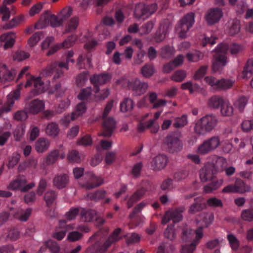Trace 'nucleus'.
<instances>
[{"mask_svg":"<svg viewBox=\"0 0 253 253\" xmlns=\"http://www.w3.org/2000/svg\"><path fill=\"white\" fill-rule=\"evenodd\" d=\"M32 85H33V88L30 93V97L41 94L46 89L43 82L42 81L40 77H31L27 80L24 84H18L16 89L11 91L7 95L6 103L0 109V116L3 113H7L11 111L15 101L19 99L20 90L23 87L27 88L31 87Z\"/></svg>","mask_w":253,"mask_h":253,"instance_id":"f257e3e1","label":"nucleus"},{"mask_svg":"<svg viewBox=\"0 0 253 253\" xmlns=\"http://www.w3.org/2000/svg\"><path fill=\"white\" fill-rule=\"evenodd\" d=\"M213 216L211 214H203L197 220V229L195 231V237L190 245L182 246V253H193L199 241L203 237V229L207 227L213 221Z\"/></svg>","mask_w":253,"mask_h":253,"instance_id":"f03ea898","label":"nucleus"},{"mask_svg":"<svg viewBox=\"0 0 253 253\" xmlns=\"http://www.w3.org/2000/svg\"><path fill=\"white\" fill-rule=\"evenodd\" d=\"M74 52L73 51L71 50L68 51L62 56V61L59 62L58 64L54 63L47 67L46 68L42 71V75L43 76H48L54 73L55 74L54 79L58 78L63 74L62 71L59 70V69L65 68L68 70V63L74 62V59L72 58Z\"/></svg>","mask_w":253,"mask_h":253,"instance_id":"7ed1b4c3","label":"nucleus"},{"mask_svg":"<svg viewBox=\"0 0 253 253\" xmlns=\"http://www.w3.org/2000/svg\"><path fill=\"white\" fill-rule=\"evenodd\" d=\"M215 117L208 115L201 118L196 124L195 131L199 134H203L211 131L217 124Z\"/></svg>","mask_w":253,"mask_h":253,"instance_id":"20e7f679","label":"nucleus"},{"mask_svg":"<svg viewBox=\"0 0 253 253\" xmlns=\"http://www.w3.org/2000/svg\"><path fill=\"white\" fill-rule=\"evenodd\" d=\"M62 20L58 19L56 16L49 11H45L41 16L40 20L35 24V28L40 29L50 25L52 27L60 26Z\"/></svg>","mask_w":253,"mask_h":253,"instance_id":"39448f33","label":"nucleus"},{"mask_svg":"<svg viewBox=\"0 0 253 253\" xmlns=\"http://www.w3.org/2000/svg\"><path fill=\"white\" fill-rule=\"evenodd\" d=\"M194 21V14L192 12L187 13L180 20L175 27L176 32L180 37L184 38L187 36V33Z\"/></svg>","mask_w":253,"mask_h":253,"instance_id":"423d86ee","label":"nucleus"},{"mask_svg":"<svg viewBox=\"0 0 253 253\" xmlns=\"http://www.w3.org/2000/svg\"><path fill=\"white\" fill-rule=\"evenodd\" d=\"M229 46L226 43L218 45L215 50L214 59L212 69L214 72L224 66L227 62L225 54L226 53Z\"/></svg>","mask_w":253,"mask_h":253,"instance_id":"0eeeda50","label":"nucleus"},{"mask_svg":"<svg viewBox=\"0 0 253 253\" xmlns=\"http://www.w3.org/2000/svg\"><path fill=\"white\" fill-rule=\"evenodd\" d=\"M157 9L156 3L146 5L144 3H138L135 6L133 13L135 18L144 20L153 14Z\"/></svg>","mask_w":253,"mask_h":253,"instance_id":"6e6552de","label":"nucleus"},{"mask_svg":"<svg viewBox=\"0 0 253 253\" xmlns=\"http://www.w3.org/2000/svg\"><path fill=\"white\" fill-rule=\"evenodd\" d=\"M118 84H121L124 86H127L136 95H140L144 93L148 87V85L146 83L141 82L138 79L133 80L131 82H128L126 79L123 78L121 81H119Z\"/></svg>","mask_w":253,"mask_h":253,"instance_id":"1a4fd4ad","label":"nucleus"},{"mask_svg":"<svg viewBox=\"0 0 253 253\" xmlns=\"http://www.w3.org/2000/svg\"><path fill=\"white\" fill-rule=\"evenodd\" d=\"M220 141L217 136H213L204 141L200 145L197 152L200 155H205L214 150L220 145Z\"/></svg>","mask_w":253,"mask_h":253,"instance_id":"9d476101","label":"nucleus"},{"mask_svg":"<svg viewBox=\"0 0 253 253\" xmlns=\"http://www.w3.org/2000/svg\"><path fill=\"white\" fill-rule=\"evenodd\" d=\"M35 186L34 182L27 183V180L24 176H20L12 180L8 185V188L13 190H20L26 192Z\"/></svg>","mask_w":253,"mask_h":253,"instance_id":"9b49d317","label":"nucleus"},{"mask_svg":"<svg viewBox=\"0 0 253 253\" xmlns=\"http://www.w3.org/2000/svg\"><path fill=\"white\" fill-rule=\"evenodd\" d=\"M123 237V235L121 234V229L120 228L115 229L111 235L105 240L103 244L98 247V252L100 253H104L112 244L121 240Z\"/></svg>","mask_w":253,"mask_h":253,"instance_id":"f8f14e48","label":"nucleus"},{"mask_svg":"<svg viewBox=\"0 0 253 253\" xmlns=\"http://www.w3.org/2000/svg\"><path fill=\"white\" fill-rule=\"evenodd\" d=\"M16 71L13 69H9L7 65L0 63V83H5L14 80Z\"/></svg>","mask_w":253,"mask_h":253,"instance_id":"ddd939ff","label":"nucleus"},{"mask_svg":"<svg viewBox=\"0 0 253 253\" xmlns=\"http://www.w3.org/2000/svg\"><path fill=\"white\" fill-rule=\"evenodd\" d=\"M223 16L222 10L219 8H212L206 12L205 19L209 25L217 23Z\"/></svg>","mask_w":253,"mask_h":253,"instance_id":"4468645a","label":"nucleus"},{"mask_svg":"<svg viewBox=\"0 0 253 253\" xmlns=\"http://www.w3.org/2000/svg\"><path fill=\"white\" fill-rule=\"evenodd\" d=\"M250 190V188L245 184L241 180H237L234 185H229L222 189L223 193H243Z\"/></svg>","mask_w":253,"mask_h":253,"instance_id":"2eb2a0df","label":"nucleus"},{"mask_svg":"<svg viewBox=\"0 0 253 253\" xmlns=\"http://www.w3.org/2000/svg\"><path fill=\"white\" fill-rule=\"evenodd\" d=\"M16 34L13 32H9L0 36V42L4 49L10 48L14 45L16 39Z\"/></svg>","mask_w":253,"mask_h":253,"instance_id":"dca6fc26","label":"nucleus"},{"mask_svg":"<svg viewBox=\"0 0 253 253\" xmlns=\"http://www.w3.org/2000/svg\"><path fill=\"white\" fill-rule=\"evenodd\" d=\"M77 40V37L75 35H72L69 37L62 43H57L51 47L47 54L50 55L54 54L57 51L62 48H69L73 45Z\"/></svg>","mask_w":253,"mask_h":253,"instance_id":"f3484780","label":"nucleus"},{"mask_svg":"<svg viewBox=\"0 0 253 253\" xmlns=\"http://www.w3.org/2000/svg\"><path fill=\"white\" fill-rule=\"evenodd\" d=\"M183 211L182 209L180 210H171L168 211L163 217L162 223L166 224L170 220H172L173 222L175 223L179 221L182 219L181 213Z\"/></svg>","mask_w":253,"mask_h":253,"instance_id":"a211bd4d","label":"nucleus"},{"mask_svg":"<svg viewBox=\"0 0 253 253\" xmlns=\"http://www.w3.org/2000/svg\"><path fill=\"white\" fill-rule=\"evenodd\" d=\"M81 214L82 219L84 221L89 222L94 218L98 225H101L104 222V220L102 217H99L96 215L95 211H85L84 209H81Z\"/></svg>","mask_w":253,"mask_h":253,"instance_id":"6ab92c4d","label":"nucleus"},{"mask_svg":"<svg viewBox=\"0 0 253 253\" xmlns=\"http://www.w3.org/2000/svg\"><path fill=\"white\" fill-rule=\"evenodd\" d=\"M103 130L101 135L108 137L112 135L116 128V122L112 118H103Z\"/></svg>","mask_w":253,"mask_h":253,"instance_id":"aec40b11","label":"nucleus"},{"mask_svg":"<svg viewBox=\"0 0 253 253\" xmlns=\"http://www.w3.org/2000/svg\"><path fill=\"white\" fill-rule=\"evenodd\" d=\"M211 159L213 164L212 165L210 164V166L213 169L215 173L218 171L222 170L226 166V161L222 157L213 156Z\"/></svg>","mask_w":253,"mask_h":253,"instance_id":"412c9836","label":"nucleus"},{"mask_svg":"<svg viewBox=\"0 0 253 253\" xmlns=\"http://www.w3.org/2000/svg\"><path fill=\"white\" fill-rule=\"evenodd\" d=\"M213 169L210 164L206 165L200 171V178L202 182H206L212 179L215 174Z\"/></svg>","mask_w":253,"mask_h":253,"instance_id":"4be33fe9","label":"nucleus"},{"mask_svg":"<svg viewBox=\"0 0 253 253\" xmlns=\"http://www.w3.org/2000/svg\"><path fill=\"white\" fill-rule=\"evenodd\" d=\"M27 108L29 113L37 114L43 110L44 103L42 100L35 99L30 103Z\"/></svg>","mask_w":253,"mask_h":253,"instance_id":"5701e85b","label":"nucleus"},{"mask_svg":"<svg viewBox=\"0 0 253 253\" xmlns=\"http://www.w3.org/2000/svg\"><path fill=\"white\" fill-rule=\"evenodd\" d=\"M111 77L108 74H100L93 76L90 81L94 84L95 88L97 87L99 85L103 84L110 80Z\"/></svg>","mask_w":253,"mask_h":253,"instance_id":"b1692460","label":"nucleus"},{"mask_svg":"<svg viewBox=\"0 0 253 253\" xmlns=\"http://www.w3.org/2000/svg\"><path fill=\"white\" fill-rule=\"evenodd\" d=\"M167 143L170 151H176L182 147L181 141L177 138L173 136H169L167 138Z\"/></svg>","mask_w":253,"mask_h":253,"instance_id":"393cba45","label":"nucleus"},{"mask_svg":"<svg viewBox=\"0 0 253 253\" xmlns=\"http://www.w3.org/2000/svg\"><path fill=\"white\" fill-rule=\"evenodd\" d=\"M69 182V177L66 174L56 175L53 179V184L57 188L61 189L65 187Z\"/></svg>","mask_w":253,"mask_h":253,"instance_id":"a878e982","label":"nucleus"},{"mask_svg":"<svg viewBox=\"0 0 253 253\" xmlns=\"http://www.w3.org/2000/svg\"><path fill=\"white\" fill-rule=\"evenodd\" d=\"M167 163V157L164 155H159L157 156L152 162V167L154 169L159 170L164 168Z\"/></svg>","mask_w":253,"mask_h":253,"instance_id":"bb28decb","label":"nucleus"},{"mask_svg":"<svg viewBox=\"0 0 253 253\" xmlns=\"http://www.w3.org/2000/svg\"><path fill=\"white\" fill-rule=\"evenodd\" d=\"M50 145L49 141L44 138H41L35 144V149L38 153H43L46 151Z\"/></svg>","mask_w":253,"mask_h":253,"instance_id":"cd10ccee","label":"nucleus"},{"mask_svg":"<svg viewBox=\"0 0 253 253\" xmlns=\"http://www.w3.org/2000/svg\"><path fill=\"white\" fill-rule=\"evenodd\" d=\"M224 101L221 96L213 95L209 99L207 104L211 108L217 109L221 106Z\"/></svg>","mask_w":253,"mask_h":253,"instance_id":"c85d7f7f","label":"nucleus"},{"mask_svg":"<svg viewBox=\"0 0 253 253\" xmlns=\"http://www.w3.org/2000/svg\"><path fill=\"white\" fill-rule=\"evenodd\" d=\"M65 153L63 151L54 150L51 152L46 158V162L48 165L52 164L59 159H63Z\"/></svg>","mask_w":253,"mask_h":253,"instance_id":"c756f323","label":"nucleus"},{"mask_svg":"<svg viewBox=\"0 0 253 253\" xmlns=\"http://www.w3.org/2000/svg\"><path fill=\"white\" fill-rule=\"evenodd\" d=\"M15 7L14 6H11L9 7L2 4L0 7V15L3 21H7L12 12H15Z\"/></svg>","mask_w":253,"mask_h":253,"instance_id":"7c9ffc66","label":"nucleus"},{"mask_svg":"<svg viewBox=\"0 0 253 253\" xmlns=\"http://www.w3.org/2000/svg\"><path fill=\"white\" fill-rule=\"evenodd\" d=\"M78 64L81 68L89 67L91 66V54L88 52L81 55L78 59Z\"/></svg>","mask_w":253,"mask_h":253,"instance_id":"2f4dec72","label":"nucleus"},{"mask_svg":"<svg viewBox=\"0 0 253 253\" xmlns=\"http://www.w3.org/2000/svg\"><path fill=\"white\" fill-rule=\"evenodd\" d=\"M103 182V180L101 177L91 174L89 177V181L83 186L86 189L93 188L100 185Z\"/></svg>","mask_w":253,"mask_h":253,"instance_id":"473e14b6","label":"nucleus"},{"mask_svg":"<svg viewBox=\"0 0 253 253\" xmlns=\"http://www.w3.org/2000/svg\"><path fill=\"white\" fill-rule=\"evenodd\" d=\"M59 127L55 123H50L46 126L45 128V133L51 137L56 136L59 132Z\"/></svg>","mask_w":253,"mask_h":253,"instance_id":"72a5a7b5","label":"nucleus"},{"mask_svg":"<svg viewBox=\"0 0 253 253\" xmlns=\"http://www.w3.org/2000/svg\"><path fill=\"white\" fill-rule=\"evenodd\" d=\"M220 113L225 117H230L233 115L234 108L228 101H224L220 108Z\"/></svg>","mask_w":253,"mask_h":253,"instance_id":"f704fd0d","label":"nucleus"},{"mask_svg":"<svg viewBox=\"0 0 253 253\" xmlns=\"http://www.w3.org/2000/svg\"><path fill=\"white\" fill-rule=\"evenodd\" d=\"M161 113H162V111H158V112H156L154 114L155 119L150 120L149 121L147 122L145 124L144 127L147 128L151 127V131L152 132H153V133L157 132L159 129V126L158 125H155V126H153V125L154 124L155 121L157 120L159 118Z\"/></svg>","mask_w":253,"mask_h":253,"instance_id":"c9c22d12","label":"nucleus"},{"mask_svg":"<svg viewBox=\"0 0 253 253\" xmlns=\"http://www.w3.org/2000/svg\"><path fill=\"white\" fill-rule=\"evenodd\" d=\"M43 36V34L42 32H39L35 33L28 40V45L30 47L35 46Z\"/></svg>","mask_w":253,"mask_h":253,"instance_id":"e433bc0d","label":"nucleus"},{"mask_svg":"<svg viewBox=\"0 0 253 253\" xmlns=\"http://www.w3.org/2000/svg\"><path fill=\"white\" fill-rule=\"evenodd\" d=\"M79 25V19L77 17H73L70 19L66 23L65 27L66 33L74 32Z\"/></svg>","mask_w":253,"mask_h":253,"instance_id":"4c0bfd02","label":"nucleus"},{"mask_svg":"<svg viewBox=\"0 0 253 253\" xmlns=\"http://www.w3.org/2000/svg\"><path fill=\"white\" fill-rule=\"evenodd\" d=\"M229 27L228 33L231 36H233L238 33L240 30V24L238 20L233 19L229 21Z\"/></svg>","mask_w":253,"mask_h":253,"instance_id":"58836bf2","label":"nucleus"},{"mask_svg":"<svg viewBox=\"0 0 253 253\" xmlns=\"http://www.w3.org/2000/svg\"><path fill=\"white\" fill-rule=\"evenodd\" d=\"M64 222L60 221V226L63 229V230L61 231H57L53 234V237L58 240H61L63 239L65 236L66 231L73 228L70 225H67L66 227H64Z\"/></svg>","mask_w":253,"mask_h":253,"instance_id":"ea45409f","label":"nucleus"},{"mask_svg":"<svg viewBox=\"0 0 253 253\" xmlns=\"http://www.w3.org/2000/svg\"><path fill=\"white\" fill-rule=\"evenodd\" d=\"M86 109V107L84 103H81L78 104L75 111L72 114L71 120H75L82 116L85 112Z\"/></svg>","mask_w":253,"mask_h":253,"instance_id":"a19ab883","label":"nucleus"},{"mask_svg":"<svg viewBox=\"0 0 253 253\" xmlns=\"http://www.w3.org/2000/svg\"><path fill=\"white\" fill-rule=\"evenodd\" d=\"M95 94L92 98L95 101H98L104 99L109 95L110 92L108 89L102 90L101 92L99 91L98 87L95 88Z\"/></svg>","mask_w":253,"mask_h":253,"instance_id":"79ce46f5","label":"nucleus"},{"mask_svg":"<svg viewBox=\"0 0 253 253\" xmlns=\"http://www.w3.org/2000/svg\"><path fill=\"white\" fill-rule=\"evenodd\" d=\"M32 210L30 209L18 211L13 215L14 217L21 221H26L31 215Z\"/></svg>","mask_w":253,"mask_h":253,"instance_id":"37998d69","label":"nucleus"},{"mask_svg":"<svg viewBox=\"0 0 253 253\" xmlns=\"http://www.w3.org/2000/svg\"><path fill=\"white\" fill-rule=\"evenodd\" d=\"M203 57V53L197 50L189 52L186 54V57L189 62H197L202 59Z\"/></svg>","mask_w":253,"mask_h":253,"instance_id":"c03bdc74","label":"nucleus"},{"mask_svg":"<svg viewBox=\"0 0 253 253\" xmlns=\"http://www.w3.org/2000/svg\"><path fill=\"white\" fill-rule=\"evenodd\" d=\"M133 103L131 99L126 98L120 104V110L123 112H127L132 110Z\"/></svg>","mask_w":253,"mask_h":253,"instance_id":"a18cd8bd","label":"nucleus"},{"mask_svg":"<svg viewBox=\"0 0 253 253\" xmlns=\"http://www.w3.org/2000/svg\"><path fill=\"white\" fill-rule=\"evenodd\" d=\"M174 247L169 243H165L161 245L158 248L156 253H171Z\"/></svg>","mask_w":253,"mask_h":253,"instance_id":"49530a36","label":"nucleus"},{"mask_svg":"<svg viewBox=\"0 0 253 253\" xmlns=\"http://www.w3.org/2000/svg\"><path fill=\"white\" fill-rule=\"evenodd\" d=\"M248 98L245 96H240L234 102L235 107L240 111H242L248 102Z\"/></svg>","mask_w":253,"mask_h":253,"instance_id":"de8ad7c7","label":"nucleus"},{"mask_svg":"<svg viewBox=\"0 0 253 253\" xmlns=\"http://www.w3.org/2000/svg\"><path fill=\"white\" fill-rule=\"evenodd\" d=\"M12 56L14 60L21 61L28 58L30 57V54L24 51L18 50L13 53Z\"/></svg>","mask_w":253,"mask_h":253,"instance_id":"09e8293b","label":"nucleus"},{"mask_svg":"<svg viewBox=\"0 0 253 253\" xmlns=\"http://www.w3.org/2000/svg\"><path fill=\"white\" fill-rule=\"evenodd\" d=\"M234 81L230 79H221L219 81L217 89H227L233 85Z\"/></svg>","mask_w":253,"mask_h":253,"instance_id":"8fccbe9b","label":"nucleus"},{"mask_svg":"<svg viewBox=\"0 0 253 253\" xmlns=\"http://www.w3.org/2000/svg\"><path fill=\"white\" fill-rule=\"evenodd\" d=\"M43 5V2H39L33 5L28 11L29 16L32 17L39 14L42 10Z\"/></svg>","mask_w":253,"mask_h":253,"instance_id":"3c124183","label":"nucleus"},{"mask_svg":"<svg viewBox=\"0 0 253 253\" xmlns=\"http://www.w3.org/2000/svg\"><path fill=\"white\" fill-rule=\"evenodd\" d=\"M188 123L186 115H183L180 117L175 118L173 124L174 127L176 128L182 127L186 125Z\"/></svg>","mask_w":253,"mask_h":253,"instance_id":"603ef678","label":"nucleus"},{"mask_svg":"<svg viewBox=\"0 0 253 253\" xmlns=\"http://www.w3.org/2000/svg\"><path fill=\"white\" fill-rule=\"evenodd\" d=\"M155 72L153 66L151 65L146 64L141 69L142 75L145 78H149L153 75Z\"/></svg>","mask_w":253,"mask_h":253,"instance_id":"864d4df0","label":"nucleus"},{"mask_svg":"<svg viewBox=\"0 0 253 253\" xmlns=\"http://www.w3.org/2000/svg\"><path fill=\"white\" fill-rule=\"evenodd\" d=\"M45 245L50 250L51 253H58L60 251L59 245L52 240H48L45 242Z\"/></svg>","mask_w":253,"mask_h":253,"instance_id":"5fc2aeb1","label":"nucleus"},{"mask_svg":"<svg viewBox=\"0 0 253 253\" xmlns=\"http://www.w3.org/2000/svg\"><path fill=\"white\" fill-rule=\"evenodd\" d=\"M183 89H188L191 93L200 91V87L197 84H192L190 82H187L181 84Z\"/></svg>","mask_w":253,"mask_h":253,"instance_id":"6e6d98bb","label":"nucleus"},{"mask_svg":"<svg viewBox=\"0 0 253 253\" xmlns=\"http://www.w3.org/2000/svg\"><path fill=\"white\" fill-rule=\"evenodd\" d=\"M144 193L145 191L143 189H141L137 191L128 201V207L130 208L132 206L133 204L138 200L144 194Z\"/></svg>","mask_w":253,"mask_h":253,"instance_id":"4d7b16f0","label":"nucleus"},{"mask_svg":"<svg viewBox=\"0 0 253 253\" xmlns=\"http://www.w3.org/2000/svg\"><path fill=\"white\" fill-rule=\"evenodd\" d=\"M11 135V133L3 128L0 130V146L4 145Z\"/></svg>","mask_w":253,"mask_h":253,"instance_id":"13d9d810","label":"nucleus"},{"mask_svg":"<svg viewBox=\"0 0 253 253\" xmlns=\"http://www.w3.org/2000/svg\"><path fill=\"white\" fill-rule=\"evenodd\" d=\"M154 26V23L149 21L143 25L139 29V33L140 35L147 34L150 32Z\"/></svg>","mask_w":253,"mask_h":253,"instance_id":"bf43d9fd","label":"nucleus"},{"mask_svg":"<svg viewBox=\"0 0 253 253\" xmlns=\"http://www.w3.org/2000/svg\"><path fill=\"white\" fill-rule=\"evenodd\" d=\"M54 42V38L52 37L46 38L41 43V48L42 50H46L49 48V50L51 48V45ZM54 45H53V46Z\"/></svg>","mask_w":253,"mask_h":253,"instance_id":"052dcab7","label":"nucleus"},{"mask_svg":"<svg viewBox=\"0 0 253 253\" xmlns=\"http://www.w3.org/2000/svg\"><path fill=\"white\" fill-rule=\"evenodd\" d=\"M186 77V73L183 71H177L171 77V79L177 82L182 81Z\"/></svg>","mask_w":253,"mask_h":253,"instance_id":"680f3d73","label":"nucleus"},{"mask_svg":"<svg viewBox=\"0 0 253 253\" xmlns=\"http://www.w3.org/2000/svg\"><path fill=\"white\" fill-rule=\"evenodd\" d=\"M91 95V88L87 87L81 90L78 95V98L80 100H87L89 99Z\"/></svg>","mask_w":253,"mask_h":253,"instance_id":"e2e57ef3","label":"nucleus"},{"mask_svg":"<svg viewBox=\"0 0 253 253\" xmlns=\"http://www.w3.org/2000/svg\"><path fill=\"white\" fill-rule=\"evenodd\" d=\"M205 81L213 89H217L219 80H218L212 77L208 76L205 78Z\"/></svg>","mask_w":253,"mask_h":253,"instance_id":"0e129e2a","label":"nucleus"},{"mask_svg":"<svg viewBox=\"0 0 253 253\" xmlns=\"http://www.w3.org/2000/svg\"><path fill=\"white\" fill-rule=\"evenodd\" d=\"M241 127L244 132H249L253 129V121L252 120H244L242 124Z\"/></svg>","mask_w":253,"mask_h":253,"instance_id":"69168bd1","label":"nucleus"},{"mask_svg":"<svg viewBox=\"0 0 253 253\" xmlns=\"http://www.w3.org/2000/svg\"><path fill=\"white\" fill-rule=\"evenodd\" d=\"M169 24H164V25H161L160 26V32H162V33H161V36H160V38L157 36V37L156 38L157 42H159L161 41L162 40H163L165 38L166 34L169 29Z\"/></svg>","mask_w":253,"mask_h":253,"instance_id":"338daca9","label":"nucleus"},{"mask_svg":"<svg viewBox=\"0 0 253 253\" xmlns=\"http://www.w3.org/2000/svg\"><path fill=\"white\" fill-rule=\"evenodd\" d=\"M68 158L70 162L76 163L80 162L82 159L79 153L75 151H71L68 156Z\"/></svg>","mask_w":253,"mask_h":253,"instance_id":"774afa93","label":"nucleus"}]
</instances>
